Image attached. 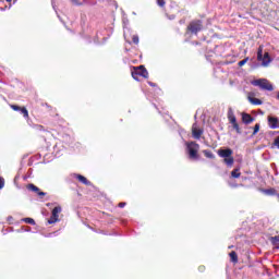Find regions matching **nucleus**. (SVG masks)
Here are the masks:
<instances>
[{
    "label": "nucleus",
    "mask_w": 279,
    "mask_h": 279,
    "mask_svg": "<svg viewBox=\"0 0 279 279\" xmlns=\"http://www.w3.org/2000/svg\"><path fill=\"white\" fill-rule=\"evenodd\" d=\"M232 154L233 151L230 148L218 150V156H220V158H225L223 162L227 167H232V165H234V157H232Z\"/></svg>",
    "instance_id": "1"
},
{
    "label": "nucleus",
    "mask_w": 279,
    "mask_h": 279,
    "mask_svg": "<svg viewBox=\"0 0 279 279\" xmlns=\"http://www.w3.org/2000/svg\"><path fill=\"white\" fill-rule=\"evenodd\" d=\"M204 29V25L202 24L201 20H194L192 21L187 26V34H193L194 36H197L199 32Z\"/></svg>",
    "instance_id": "2"
},
{
    "label": "nucleus",
    "mask_w": 279,
    "mask_h": 279,
    "mask_svg": "<svg viewBox=\"0 0 279 279\" xmlns=\"http://www.w3.org/2000/svg\"><path fill=\"white\" fill-rule=\"evenodd\" d=\"M132 77H133V80L138 82V77L148 78L149 72H147V69H145L144 65H140L137 68H134V70L132 71Z\"/></svg>",
    "instance_id": "3"
},
{
    "label": "nucleus",
    "mask_w": 279,
    "mask_h": 279,
    "mask_svg": "<svg viewBox=\"0 0 279 279\" xmlns=\"http://www.w3.org/2000/svg\"><path fill=\"white\" fill-rule=\"evenodd\" d=\"M186 149L190 158L192 160L197 159V151H199V144L195 142L186 143Z\"/></svg>",
    "instance_id": "4"
},
{
    "label": "nucleus",
    "mask_w": 279,
    "mask_h": 279,
    "mask_svg": "<svg viewBox=\"0 0 279 279\" xmlns=\"http://www.w3.org/2000/svg\"><path fill=\"white\" fill-rule=\"evenodd\" d=\"M253 86H258L262 90H274V85L266 78H258L252 82Z\"/></svg>",
    "instance_id": "5"
},
{
    "label": "nucleus",
    "mask_w": 279,
    "mask_h": 279,
    "mask_svg": "<svg viewBox=\"0 0 279 279\" xmlns=\"http://www.w3.org/2000/svg\"><path fill=\"white\" fill-rule=\"evenodd\" d=\"M60 213H62V207H60V206L54 207V208L52 209V215H51V217L48 219V223L51 225V223H57V221H60V219H59Z\"/></svg>",
    "instance_id": "6"
},
{
    "label": "nucleus",
    "mask_w": 279,
    "mask_h": 279,
    "mask_svg": "<svg viewBox=\"0 0 279 279\" xmlns=\"http://www.w3.org/2000/svg\"><path fill=\"white\" fill-rule=\"evenodd\" d=\"M26 189H27V191H31L32 193H35L36 195H38L39 199H43V197H45V195H47V193L40 191V189L33 183L27 184Z\"/></svg>",
    "instance_id": "7"
},
{
    "label": "nucleus",
    "mask_w": 279,
    "mask_h": 279,
    "mask_svg": "<svg viewBox=\"0 0 279 279\" xmlns=\"http://www.w3.org/2000/svg\"><path fill=\"white\" fill-rule=\"evenodd\" d=\"M268 126L270 130H279V118L274 116H268Z\"/></svg>",
    "instance_id": "8"
},
{
    "label": "nucleus",
    "mask_w": 279,
    "mask_h": 279,
    "mask_svg": "<svg viewBox=\"0 0 279 279\" xmlns=\"http://www.w3.org/2000/svg\"><path fill=\"white\" fill-rule=\"evenodd\" d=\"M202 134H204V130L197 128V123H194L192 125V136H193V138H195L196 141H199L202 138Z\"/></svg>",
    "instance_id": "9"
},
{
    "label": "nucleus",
    "mask_w": 279,
    "mask_h": 279,
    "mask_svg": "<svg viewBox=\"0 0 279 279\" xmlns=\"http://www.w3.org/2000/svg\"><path fill=\"white\" fill-rule=\"evenodd\" d=\"M242 122L245 123V125H250V123L254 122V118L250 113H242Z\"/></svg>",
    "instance_id": "10"
},
{
    "label": "nucleus",
    "mask_w": 279,
    "mask_h": 279,
    "mask_svg": "<svg viewBox=\"0 0 279 279\" xmlns=\"http://www.w3.org/2000/svg\"><path fill=\"white\" fill-rule=\"evenodd\" d=\"M74 178H76V180H78V182H81L82 184H85V186H90V181H88L86 177L82 174H74Z\"/></svg>",
    "instance_id": "11"
},
{
    "label": "nucleus",
    "mask_w": 279,
    "mask_h": 279,
    "mask_svg": "<svg viewBox=\"0 0 279 279\" xmlns=\"http://www.w3.org/2000/svg\"><path fill=\"white\" fill-rule=\"evenodd\" d=\"M227 118L229 123H234V121H236V116H234V110H232V108L228 109Z\"/></svg>",
    "instance_id": "12"
},
{
    "label": "nucleus",
    "mask_w": 279,
    "mask_h": 279,
    "mask_svg": "<svg viewBox=\"0 0 279 279\" xmlns=\"http://www.w3.org/2000/svg\"><path fill=\"white\" fill-rule=\"evenodd\" d=\"M269 62H271V58L269 57V52H266L262 59V65L269 66Z\"/></svg>",
    "instance_id": "13"
},
{
    "label": "nucleus",
    "mask_w": 279,
    "mask_h": 279,
    "mask_svg": "<svg viewBox=\"0 0 279 279\" xmlns=\"http://www.w3.org/2000/svg\"><path fill=\"white\" fill-rule=\"evenodd\" d=\"M248 101L250 104H252L253 106H263V100L248 96Z\"/></svg>",
    "instance_id": "14"
},
{
    "label": "nucleus",
    "mask_w": 279,
    "mask_h": 279,
    "mask_svg": "<svg viewBox=\"0 0 279 279\" xmlns=\"http://www.w3.org/2000/svg\"><path fill=\"white\" fill-rule=\"evenodd\" d=\"M270 243L274 245V247L279 250V235L271 236L270 238Z\"/></svg>",
    "instance_id": "15"
},
{
    "label": "nucleus",
    "mask_w": 279,
    "mask_h": 279,
    "mask_svg": "<svg viewBox=\"0 0 279 279\" xmlns=\"http://www.w3.org/2000/svg\"><path fill=\"white\" fill-rule=\"evenodd\" d=\"M229 256H230L232 263H239V256L236 255V252L232 251L229 254Z\"/></svg>",
    "instance_id": "16"
},
{
    "label": "nucleus",
    "mask_w": 279,
    "mask_h": 279,
    "mask_svg": "<svg viewBox=\"0 0 279 279\" xmlns=\"http://www.w3.org/2000/svg\"><path fill=\"white\" fill-rule=\"evenodd\" d=\"M232 124L233 130H235L236 134H241V126H239V122L236 120L234 122H230Z\"/></svg>",
    "instance_id": "17"
},
{
    "label": "nucleus",
    "mask_w": 279,
    "mask_h": 279,
    "mask_svg": "<svg viewBox=\"0 0 279 279\" xmlns=\"http://www.w3.org/2000/svg\"><path fill=\"white\" fill-rule=\"evenodd\" d=\"M22 221H24V223H29V226H36V220H34V218H23Z\"/></svg>",
    "instance_id": "18"
},
{
    "label": "nucleus",
    "mask_w": 279,
    "mask_h": 279,
    "mask_svg": "<svg viewBox=\"0 0 279 279\" xmlns=\"http://www.w3.org/2000/svg\"><path fill=\"white\" fill-rule=\"evenodd\" d=\"M203 154L206 158H210V159L215 158V154H213V151L208 149L203 150Z\"/></svg>",
    "instance_id": "19"
},
{
    "label": "nucleus",
    "mask_w": 279,
    "mask_h": 279,
    "mask_svg": "<svg viewBox=\"0 0 279 279\" xmlns=\"http://www.w3.org/2000/svg\"><path fill=\"white\" fill-rule=\"evenodd\" d=\"M263 58H264V56H263V48H258V50H257V60L259 61V62H263Z\"/></svg>",
    "instance_id": "20"
},
{
    "label": "nucleus",
    "mask_w": 279,
    "mask_h": 279,
    "mask_svg": "<svg viewBox=\"0 0 279 279\" xmlns=\"http://www.w3.org/2000/svg\"><path fill=\"white\" fill-rule=\"evenodd\" d=\"M20 112H21V114H23V117L25 119H27V117H29V112L27 111V109L25 107H23V108L21 107Z\"/></svg>",
    "instance_id": "21"
},
{
    "label": "nucleus",
    "mask_w": 279,
    "mask_h": 279,
    "mask_svg": "<svg viewBox=\"0 0 279 279\" xmlns=\"http://www.w3.org/2000/svg\"><path fill=\"white\" fill-rule=\"evenodd\" d=\"M260 132V124L256 123L255 126L253 128V136H256Z\"/></svg>",
    "instance_id": "22"
},
{
    "label": "nucleus",
    "mask_w": 279,
    "mask_h": 279,
    "mask_svg": "<svg viewBox=\"0 0 279 279\" xmlns=\"http://www.w3.org/2000/svg\"><path fill=\"white\" fill-rule=\"evenodd\" d=\"M265 195H276V189L264 190Z\"/></svg>",
    "instance_id": "23"
},
{
    "label": "nucleus",
    "mask_w": 279,
    "mask_h": 279,
    "mask_svg": "<svg viewBox=\"0 0 279 279\" xmlns=\"http://www.w3.org/2000/svg\"><path fill=\"white\" fill-rule=\"evenodd\" d=\"M231 178H241V172H239V169L231 171Z\"/></svg>",
    "instance_id": "24"
},
{
    "label": "nucleus",
    "mask_w": 279,
    "mask_h": 279,
    "mask_svg": "<svg viewBox=\"0 0 279 279\" xmlns=\"http://www.w3.org/2000/svg\"><path fill=\"white\" fill-rule=\"evenodd\" d=\"M247 60H250V58H245V59L239 61L238 66H245V64H247Z\"/></svg>",
    "instance_id": "25"
},
{
    "label": "nucleus",
    "mask_w": 279,
    "mask_h": 279,
    "mask_svg": "<svg viewBox=\"0 0 279 279\" xmlns=\"http://www.w3.org/2000/svg\"><path fill=\"white\" fill-rule=\"evenodd\" d=\"M3 186H5V179H3V177H0V191L1 189H3Z\"/></svg>",
    "instance_id": "26"
},
{
    "label": "nucleus",
    "mask_w": 279,
    "mask_h": 279,
    "mask_svg": "<svg viewBox=\"0 0 279 279\" xmlns=\"http://www.w3.org/2000/svg\"><path fill=\"white\" fill-rule=\"evenodd\" d=\"M12 110H15V112H20L21 111V107L16 106V105H11Z\"/></svg>",
    "instance_id": "27"
},
{
    "label": "nucleus",
    "mask_w": 279,
    "mask_h": 279,
    "mask_svg": "<svg viewBox=\"0 0 279 279\" xmlns=\"http://www.w3.org/2000/svg\"><path fill=\"white\" fill-rule=\"evenodd\" d=\"M35 130H37V132H45V126L43 125H36Z\"/></svg>",
    "instance_id": "28"
},
{
    "label": "nucleus",
    "mask_w": 279,
    "mask_h": 279,
    "mask_svg": "<svg viewBox=\"0 0 279 279\" xmlns=\"http://www.w3.org/2000/svg\"><path fill=\"white\" fill-rule=\"evenodd\" d=\"M157 5H159V8H165V0H157Z\"/></svg>",
    "instance_id": "29"
},
{
    "label": "nucleus",
    "mask_w": 279,
    "mask_h": 279,
    "mask_svg": "<svg viewBox=\"0 0 279 279\" xmlns=\"http://www.w3.org/2000/svg\"><path fill=\"white\" fill-rule=\"evenodd\" d=\"M274 145L277 149H279V136L275 138Z\"/></svg>",
    "instance_id": "30"
},
{
    "label": "nucleus",
    "mask_w": 279,
    "mask_h": 279,
    "mask_svg": "<svg viewBox=\"0 0 279 279\" xmlns=\"http://www.w3.org/2000/svg\"><path fill=\"white\" fill-rule=\"evenodd\" d=\"M133 43L134 45H138V35L133 36Z\"/></svg>",
    "instance_id": "31"
},
{
    "label": "nucleus",
    "mask_w": 279,
    "mask_h": 279,
    "mask_svg": "<svg viewBox=\"0 0 279 279\" xmlns=\"http://www.w3.org/2000/svg\"><path fill=\"white\" fill-rule=\"evenodd\" d=\"M72 3H74V5H82V2H80V0H72Z\"/></svg>",
    "instance_id": "32"
},
{
    "label": "nucleus",
    "mask_w": 279,
    "mask_h": 279,
    "mask_svg": "<svg viewBox=\"0 0 279 279\" xmlns=\"http://www.w3.org/2000/svg\"><path fill=\"white\" fill-rule=\"evenodd\" d=\"M119 208H125V203H119Z\"/></svg>",
    "instance_id": "33"
},
{
    "label": "nucleus",
    "mask_w": 279,
    "mask_h": 279,
    "mask_svg": "<svg viewBox=\"0 0 279 279\" xmlns=\"http://www.w3.org/2000/svg\"><path fill=\"white\" fill-rule=\"evenodd\" d=\"M205 269H206V267H204V266H199V267H198V270H199V271H204Z\"/></svg>",
    "instance_id": "34"
},
{
    "label": "nucleus",
    "mask_w": 279,
    "mask_h": 279,
    "mask_svg": "<svg viewBox=\"0 0 279 279\" xmlns=\"http://www.w3.org/2000/svg\"><path fill=\"white\" fill-rule=\"evenodd\" d=\"M124 38L128 41V31H124Z\"/></svg>",
    "instance_id": "35"
},
{
    "label": "nucleus",
    "mask_w": 279,
    "mask_h": 279,
    "mask_svg": "<svg viewBox=\"0 0 279 279\" xmlns=\"http://www.w3.org/2000/svg\"><path fill=\"white\" fill-rule=\"evenodd\" d=\"M148 84H149V86H156V84L153 82H148Z\"/></svg>",
    "instance_id": "36"
},
{
    "label": "nucleus",
    "mask_w": 279,
    "mask_h": 279,
    "mask_svg": "<svg viewBox=\"0 0 279 279\" xmlns=\"http://www.w3.org/2000/svg\"><path fill=\"white\" fill-rule=\"evenodd\" d=\"M184 23V20H180V24L182 25Z\"/></svg>",
    "instance_id": "37"
},
{
    "label": "nucleus",
    "mask_w": 279,
    "mask_h": 279,
    "mask_svg": "<svg viewBox=\"0 0 279 279\" xmlns=\"http://www.w3.org/2000/svg\"><path fill=\"white\" fill-rule=\"evenodd\" d=\"M277 99H279V93H278V95H277Z\"/></svg>",
    "instance_id": "38"
},
{
    "label": "nucleus",
    "mask_w": 279,
    "mask_h": 279,
    "mask_svg": "<svg viewBox=\"0 0 279 279\" xmlns=\"http://www.w3.org/2000/svg\"><path fill=\"white\" fill-rule=\"evenodd\" d=\"M26 232H29V229H27Z\"/></svg>",
    "instance_id": "39"
}]
</instances>
